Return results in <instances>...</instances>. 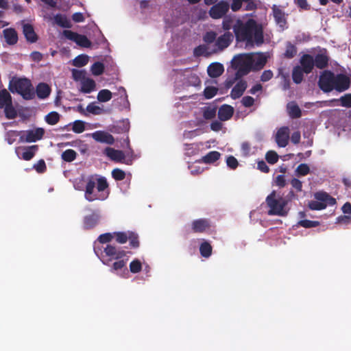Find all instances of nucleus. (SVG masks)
Returning <instances> with one entry per match:
<instances>
[{"label":"nucleus","mask_w":351,"mask_h":351,"mask_svg":"<svg viewBox=\"0 0 351 351\" xmlns=\"http://www.w3.org/2000/svg\"><path fill=\"white\" fill-rule=\"evenodd\" d=\"M35 93L39 99H46L51 93V88L47 84L40 82L36 86Z\"/></svg>","instance_id":"26"},{"label":"nucleus","mask_w":351,"mask_h":351,"mask_svg":"<svg viewBox=\"0 0 351 351\" xmlns=\"http://www.w3.org/2000/svg\"><path fill=\"white\" fill-rule=\"evenodd\" d=\"M63 34L67 39L75 43L79 34L71 30H64Z\"/></svg>","instance_id":"63"},{"label":"nucleus","mask_w":351,"mask_h":351,"mask_svg":"<svg viewBox=\"0 0 351 351\" xmlns=\"http://www.w3.org/2000/svg\"><path fill=\"white\" fill-rule=\"evenodd\" d=\"M81 92L84 93H90L93 92L96 86L95 82L90 78L86 77L84 80L81 82Z\"/></svg>","instance_id":"30"},{"label":"nucleus","mask_w":351,"mask_h":351,"mask_svg":"<svg viewBox=\"0 0 351 351\" xmlns=\"http://www.w3.org/2000/svg\"><path fill=\"white\" fill-rule=\"evenodd\" d=\"M88 62V56L87 55L81 54L75 58L73 64L77 67H82L86 65Z\"/></svg>","instance_id":"38"},{"label":"nucleus","mask_w":351,"mask_h":351,"mask_svg":"<svg viewBox=\"0 0 351 351\" xmlns=\"http://www.w3.org/2000/svg\"><path fill=\"white\" fill-rule=\"evenodd\" d=\"M271 10L275 22L279 27L284 29L287 25V19L285 12L277 5H273L271 6Z\"/></svg>","instance_id":"18"},{"label":"nucleus","mask_w":351,"mask_h":351,"mask_svg":"<svg viewBox=\"0 0 351 351\" xmlns=\"http://www.w3.org/2000/svg\"><path fill=\"white\" fill-rule=\"evenodd\" d=\"M142 269L141 262L138 259H134L130 263V270L133 274L138 273Z\"/></svg>","instance_id":"48"},{"label":"nucleus","mask_w":351,"mask_h":351,"mask_svg":"<svg viewBox=\"0 0 351 351\" xmlns=\"http://www.w3.org/2000/svg\"><path fill=\"white\" fill-rule=\"evenodd\" d=\"M226 164L228 167L232 169H235L239 165L238 160L232 156H230L227 158Z\"/></svg>","instance_id":"61"},{"label":"nucleus","mask_w":351,"mask_h":351,"mask_svg":"<svg viewBox=\"0 0 351 351\" xmlns=\"http://www.w3.org/2000/svg\"><path fill=\"white\" fill-rule=\"evenodd\" d=\"M236 39L239 42H246L247 44L261 46L264 43L263 27L253 19L246 21L237 20L232 27Z\"/></svg>","instance_id":"1"},{"label":"nucleus","mask_w":351,"mask_h":351,"mask_svg":"<svg viewBox=\"0 0 351 351\" xmlns=\"http://www.w3.org/2000/svg\"><path fill=\"white\" fill-rule=\"evenodd\" d=\"M247 84L245 80H240L237 82V83L232 88L230 97L233 99H237L240 98L247 88Z\"/></svg>","instance_id":"22"},{"label":"nucleus","mask_w":351,"mask_h":351,"mask_svg":"<svg viewBox=\"0 0 351 351\" xmlns=\"http://www.w3.org/2000/svg\"><path fill=\"white\" fill-rule=\"evenodd\" d=\"M113 235L111 233H104L98 237V241L101 243H106L110 242L113 239Z\"/></svg>","instance_id":"62"},{"label":"nucleus","mask_w":351,"mask_h":351,"mask_svg":"<svg viewBox=\"0 0 351 351\" xmlns=\"http://www.w3.org/2000/svg\"><path fill=\"white\" fill-rule=\"evenodd\" d=\"M224 71V67L219 62L211 63L207 68L208 75L213 78H216L222 75Z\"/></svg>","instance_id":"24"},{"label":"nucleus","mask_w":351,"mask_h":351,"mask_svg":"<svg viewBox=\"0 0 351 351\" xmlns=\"http://www.w3.org/2000/svg\"><path fill=\"white\" fill-rule=\"evenodd\" d=\"M112 176L115 180L121 181L125 179V173L122 169L116 168L112 170Z\"/></svg>","instance_id":"52"},{"label":"nucleus","mask_w":351,"mask_h":351,"mask_svg":"<svg viewBox=\"0 0 351 351\" xmlns=\"http://www.w3.org/2000/svg\"><path fill=\"white\" fill-rule=\"evenodd\" d=\"M298 226L305 228H315L319 225V222L317 221H311L308 219L300 220L298 223Z\"/></svg>","instance_id":"47"},{"label":"nucleus","mask_w":351,"mask_h":351,"mask_svg":"<svg viewBox=\"0 0 351 351\" xmlns=\"http://www.w3.org/2000/svg\"><path fill=\"white\" fill-rule=\"evenodd\" d=\"M75 43L82 47H90L91 45V42L88 38L82 34H78Z\"/></svg>","instance_id":"45"},{"label":"nucleus","mask_w":351,"mask_h":351,"mask_svg":"<svg viewBox=\"0 0 351 351\" xmlns=\"http://www.w3.org/2000/svg\"><path fill=\"white\" fill-rule=\"evenodd\" d=\"M314 57L308 53L303 54L300 58V66H301L305 74L311 73L314 69Z\"/></svg>","instance_id":"17"},{"label":"nucleus","mask_w":351,"mask_h":351,"mask_svg":"<svg viewBox=\"0 0 351 351\" xmlns=\"http://www.w3.org/2000/svg\"><path fill=\"white\" fill-rule=\"evenodd\" d=\"M314 66L317 69H324L328 66L329 57L325 53H317L314 58Z\"/></svg>","instance_id":"27"},{"label":"nucleus","mask_w":351,"mask_h":351,"mask_svg":"<svg viewBox=\"0 0 351 351\" xmlns=\"http://www.w3.org/2000/svg\"><path fill=\"white\" fill-rule=\"evenodd\" d=\"M233 19L229 16H223L222 22V27L224 30L228 31L231 29Z\"/></svg>","instance_id":"60"},{"label":"nucleus","mask_w":351,"mask_h":351,"mask_svg":"<svg viewBox=\"0 0 351 351\" xmlns=\"http://www.w3.org/2000/svg\"><path fill=\"white\" fill-rule=\"evenodd\" d=\"M93 138L99 143L112 145L114 143L113 136L104 131H97L92 134Z\"/></svg>","instance_id":"20"},{"label":"nucleus","mask_w":351,"mask_h":351,"mask_svg":"<svg viewBox=\"0 0 351 351\" xmlns=\"http://www.w3.org/2000/svg\"><path fill=\"white\" fill-rule=\"evenodd\" d=\"M112 94L108 89H102L97 94V99L100 102H107L112 98Z\"/></svg>","instance_id":"39"},{"label":"nucleus","mask_w":351,"mask_h":351,"mask_svg":"<svg viewBox=\"0 0 351 351\" xmlns=\"http://www.w3.org/2000/svg\"><path fill=\"white\" fill-rule=\"evenodd\" d=\"M200 145L199 143H186L184 145L185 155L191 157L197 155L200 150Z\"/></svg>","instance_id":"31"},{"label":"nucleus","mask_w":351,"mask_h":351,"mask_svg":"<svg viewBox=\"0 0 351 351\" xmlns=\"http://www.w3.org/2000/svg\"><path fill=\"white\" fill-rule=\"evenodd\" d=\"M266 203L269 208V215L286 216L288 213L286 206L287 200L282 197L277 198L276 192L273 191L266 198Z\"/></svg>","instance_id":"4"},{"label":"nucleus","mask_w":351,"mask_h":351,"mask_svg":"<svg viewBox=\"0 0 351 351\" xmlns=\"http://www.w3.org/2000/svg\"><path fill=\"white\" fill-rule=\"evenodd\" d=\"M109 185L107 180L104 177H100L97 179V190L101 194L97 195L94 193V189L95 187V181L93 178L88 179L85 189V198L88 202L99 199L104 200L108 196L109 192H104L108 189Z\"/></svg>","instance_id":"3"},{"label":"nucleus","mask_w":351,"mask_h":351,"mask_svg":"<svg viewBox=\"0 0 351 351\" xmlns=\"http://www.w3.org/2000/svg\"><path fill=\"white\" fill-rule=\"evenodd\" d=\"M86 110L93 114H101L104 110L94 103L89 104L86 107Z\"/></svg>","instance_id":"53"},{"label":"nucleus","mask_w":351,"mask_h":351,"mask_svg":"<svg viewBox=\"0 0 351 351\" xmlns=\"http://www.w3.org/2000/svg\"><path fill=\"white\" fill-rule=\"evenodd\" d=\"M19 132L15 130H10L7 132L5 134V139L8 144L12 145L16 140V137L18 136Z\"/></svg>","instance_id":"55"},{"label":"nucleus","mask_w":351,"mask_h":351,"mask_svg":"<svg viewBox=\"0 0 351 351\" xmlns=\"http://www.w3.org/2000/svg\"><path fill=\"white\" fill-rule=\"evenodd\" d=\"M217 38V34L215 32L210 31L206 33L204 36V41L206 43H213Z\"/></svg>","instance_id":"59"},{"label":"nucleus","mask_w":351,"mask_h":351,"mask_svg":"<svg viewBox=\"0 0 351 351\" xmlns=\"http://www.w3.org/2000/svg\"><path fill=\"white\" fill-rule=\"evenodd\" d=\"M104 64L100 62H95L90 68V71L93 75L99 76L104 72Z\"/></svg>","instance_id":"40"},{"label":"nucleus","mask_w":351,"mask_h":351,"mask_svg":"<svg viewBox=\"0 0 351 351\" xmlns=\"http://www.w3.org/2000/svg\"><path fill=\"white\" fill-rule=\"evenodd\" d=\"M216 115V109L214 108H206L203 112V117L206 119H212Z\"/></svg>","instance_id":"56"},{"label":"nucleus","mask_w":351,"mask_h":351,"mask_svg":"<svg viewBox=\"0 0 351 351\" xmlns=\"http://www.w3.org/2000/svg\"><path fill=\"white\" fill-rule=\"evenodd\" d=\"M8 89L12 93L20 95L25 100H32L36 97L32 83L26 77H12L9 82Z\"/></svg>","instance_id":"2"},{"label":"nucleus","mask_w":351,"mask_h":351,"mask_svg":"<svg viewBox=\"0 0 351 351\" xmlns=\"http://www.w3.org/2000/svg\"><path fill=\"white\" fill-rule=\"evenodd\" d=\"M100 215L98 211L94 210L90 215H86L83 219V228L84 230H91L99 223Z\"/></svg>","instance_id":"16"},{"label":"nucleus","mask_w":351,"mask_h":351,"mask_svg":"<svg viewBox=\"0 0 351 351\" xmlns=\"http://www.w3.org/2000/svg\"><path fill=\"white\" fill-rule=\"evenodd\" d=\"M254 60L250 55H239L233 59V65L237 69L236 72L237 77H242L247 75L252 70Z\"/></svg>","instance_id":"6"},{"label":"nucleus","mask_w":351,"mask_h":351,"mask_svg":"<svg viewBox=\"0 0 351 351\" xmlns=\"http://www.w3.org/2000/svg\"><path fill=\"white\" fill-rule=\"evenodd\" d=\"M213 252V247L208 241H203L199 245V253L204 258H209Z\"/></svg>","instance_id":"33"},{"label":"nucleus","mask_w":351,"mask_h":351,"mask_svg":"<svg viewBox=\"0 0 351 351\" xmlns=\"http://www.w3.org/2000/svg\"><path fill=\"white\" fill-rule=\"evenodd\" d=\"M218 91V88L214 86H206L204 90V96L206 99H211L215 97Z\"/></svg>","instance_id":"49"},{"label":"nucleus","mask_w":351,"mask_h":351,"mask_svg":"<svg viewBox=\"0 0 351 351\" xmlns=\"http://www.w3.org/2000/svg\"><path fill=\"white\" fill-rule=\"evenodd\" d=\"M241 103L243 106L250 108L254 104V99L251 96H245L241 99Z\"/></svg>","instance_id":"64"},{"label":"nucleus","mask_w":351,"mask_h":351,"mask_svg":"<svg viewBox=\"0 0 351 351\" xmlns=\"http://www.w3.org/2000/svg\"><path fill=\"white\" fill-rule=\"evenodd\" d=\"M0 108L4 109L5 116L8 119H14L17 116L16 110L12 104V97L5 88L0 90Z\"/></svg>","instance_id":"8"},{"label":"nucleus","mask_w":351,"mask_h":351,"mask_svg":"<svg viewBox=\"0 0 351 351\" xmlns=\"http://www.w3.org/2000/svg\"><path fill=\"white\" fill-rule=\"evenodd\" d=\"M113 234L115 236L116 241L119 243H125L128 240V232H114Z\"/></svg>","instance_id":"50"},{"label":"nucleus","mask_w":351,"mask_h":351,"mask_svg":"<svg viewBox=\"0 0 351 351\" xmlns=\"http://www.w3.org/2000/svg\"><path fill=\"white\" fill-rule=\"evenodd\" d=\"M72 76L74 80L81 81L84 80L86 78V72L85 70H72Z\"/></svg>","instance_id":"43"},{"label":"nucleus","mask_w":351,"mask_h":351,"mask_svg":"<svg viewBox=\"0 0 351 351\" xmlns=\"http://www.w3.org/2000/svg\"><path fill=\"white\" fill-rule=\"evenodd\" d=\"M5 41L9 45H14L18 41V34L14 28H7L3 30Z\"/></svg>","instance_id":"25"},{"label":"nucleus","mask_w":351,"mask_h":351,"mask_svg":"<svg viewBox=\"0 0 351 351\" xmlns=\"http://www.w3.org/2000/svg\"><path fill=\"white\" fill-rule=\"evenodd\" d=\"M296 172L299 176H306L310 172V168L306 164H300L296 169Z\"/></svg>","instance_id":"54"},{"label":"nucleus","mask_w":351,"mask_h":351,"mask_svg":"<svg viewBox=\"0 0 351 351\" xmlns=\"http://www.w3.org/2000/svg\"><path fill=\"white\" fill-rule=\"evenodd\" d=\"M304 73L301 66L299 65L294 66L292 71V80L293 82L297 84H300L303 81Z\"/></svg>","instance_id":"32"},{"label":"nucleus","mask_w":351,"mask_h":351,"mask_svg":"<svg viewBox=\"0 0 351 351\" xmlns=\"http://www.w3.org/2000/svg\"><path fill=\"white\" fill-rule=\"evenodd\" d=\"M54 21L56 24L61 27L70 28L71 23L65 15L57 14L54 16Z\"/></svg>","instance_id":"34"},{"label":"nucleus","mask_w":351,"mask_h":351,"mask_svg":"<svg viewBox=\"0 0 351 351\" xmlns=\"http://www.w3.org/2000/svg\"><path fill=\"white\" fill-rule=\"evenodd\" d=\"M243 3H245L243 10L245 11H254L257 8L255 0H232L230 8L233 12H237L242 8Z\"/></svg>","instance_id":"12"},{"label":"nucleus","mask_w":351,"mask_h":351,"mask_svg":"<svg viewBox=\"0 0 351 351\" xmlns=\"http://www.w3.org/2000/svg\"><path fill=\"white\" fill-rule=\"evenodd\" d=\"M315 201L308 202V206L312 210H321L328 206H333L336 204V199L324 191L317 192L314 195Z\"/></svg>","instance_id":"7"},{"label":"nucleus","mask_w":351,"mask_h":351,"mask_svg":"<svg viewBox=\"0 0 351 351\" xmlns=\"http://www.w3.org/2000/svg\"><path fill=\"white\" fill-rule=\"evenodd\" d=\"M350 85V78L343 73L335 75L334 89L337 91L341 93L348 90Z\"/></svg>","instance_id":"13"},{"label":"nucleus","mask_w":351,"mask_h":351,"mask_svg":"<svg viewBox=\"0 0 351 351\" xmlns=\"http://www.w3.org/2000/svg\"><path fill=\"white\" fill-rule=\"evenodd\" d=\"M210 227V220L205 218L195 219L191 223V230L194 233H204L208 230Z\"/></svg>","instance_id":"14"},{"label":"nucleus","mask_w":351,"mask_h":351,"mask_svg":"<svg viewBox=\"0 0 351 351\" xmlns=\"http://www.w3.org/2000/svg\"><path fill=\"white\" fill-rule=\"evenodd\" d=\"M72 130L77 134H80L85 130L84 122L80 120H77L73 122Z\"/></svg>","instance_id":"51"},{"label":"nucleus","mask_w":351,"mask_h":351,"mask_svg":"<svg viewBox=\"0 0 351 351\" xmlns=\"http://www.w3.org/2000/svg\"><path fill=\"white\" fill-rule=\"evenodd\" d=\"M34 168L39 173H44L47 169L45 160L43 159L39 160L37 163L34 165Z\"/></svg>","instance_id":"57"},{"label":"nucleus","mask_w":351,"mask_h":351,"mask_svg":"<svg viewBox=\"0 0 351 351\" xmlns=\"http://www.w3.org/2000/svg\"><path fill=\"white\" fill-rule=\"evenodd\" d=\"M21 142L34 143L43 138L45 134V130L42 128H37L35 130L21 131Z\"/></svg>","instance_id":"10"},{"label":"nucleus","mask_w":351,"mask_h":351,"mask_svg":"<svg viewBox=\"0 0 351 351\" xmlns=\"http://www.w3.org/2000/svg\"><path fill=\"white\" fill-rule=\"evenodd\" d=\"M59 120L60 114L56 111L51 112L45 116V121L49 125H55L59 121Z\"/></svg>","instance_id":"41"},{"label":"nucleus","mask_w":351,"mask_h":351,"mask_svg":"<svg viewBox=\"0 0 351 351\" xmlns=\"http://www.w3.org/2000/svg\"><path fill=\"white\" fill-rule=\"evenodd\" d=\"M23 32L28 42L33 43L37 41L38 36L35 33L34 27L32 25L28 23L23 25Z\"/></svg>","instance_id":"28"},{"label":"nucleus","mask_w":351,"mask_h":351,"mask_svg":"<svg viewBox=\"0 0 351 351\" xmlns=\"http://www.w3.org/2000/svg\"><path fill=\"white\" fill-rule=\"evenodd\" d=\"M230 4L228 1H220L217 3L213 5L208 13L210 16L213 19H219L226 16L229 11Z\"/></svg>","instance_id":"11"},{"label":"nucleus","mask_w":351,"mask_h":351,"mask_svg":"<svg viewBox=\"0 0 351 351\" xmlns=\"http://www.w3.org/2000/svg\"><path fill=\"white\" fill-rule=\"evenodd\" d=\"M22 149H23L21 156L22 159L24 160H30L34 157L36 152L38 150V146L37 145H34L23 147Z\"/></svg>","instance_id":"29"},{"label":"nucleus","mask_w":351,"mask_h":351,"mask_svg":"<svg viewBox=\"0 0 351 351\" xmlns=\"http://www.w3.org/2000/svg\"><path fill=\"white\" fill-rule=\"evenodd\" d=\"M289 128L287 126H283L279 128L276 134L275 140L280 147H285L289 140Z\"/></svg>","instance_id":"15"},{"label":"nucleus","mask_w":351,"mask_h":351,"mask_svg":"<svg viewBox=\"0 0 351 351\" xmlns=\"http://www.w3.org/2000/svg\"><path fill=\"white\" fill-rule=\"evenodd\" d=\"M104 252L106 256L110 257V261L112 259H120L125 256V252L124 250L110 244H108L104 247Z\"/></svg>","instance_id":"19"},{"label":"nucleus","mask_w":351,"mask_h":351,"mask_svg":"<svg viewBox=\"0 0 351 351\" xmlns=\"http://www.w3.org/2000/svg\"><path fill=\"white\" fill-rule=\"evenodd\" d=\"M128 147L129 152L126 155L121 150L115 149L112 147H108L104 151V154L108 156L111 160L117 163H123L127 165H131L134 160V151L130 147L129 140L128 139Z\"/></svg>","instance_id":"5"},{"label":"nucleus","mask_w":351,"mask_h":351,"mask_svg":"<svg viewBox=\"0 0 351 351\" xmlns=\"http://www.w3.org/2000/svg\"><path fill=\"white\" fill-rule=\"evenodd\" d=\"M221 154L217 151H211L202 157V162L206 164H211L219 159Z\"/></svg>","instance_id":"35"},{"label":"nucleus","mask_w":351,"mask_h":351,"mask_svg":"<svg viewBox=\"0 0 351 351\" xmlns=\"http://www.w3.org/2000/svg\"><path fill=\"white\" fill-rule=\"evenodd\" d=\"M289 116L292 119H298L302 116V111L300 107L296 104H293L288 107Z\"/></svg>","instance_id":"42"},{"label":"nucleus","mask_w":351,"mask_h":351,"mask_svg":"<svg viewBox=\"0 0 351 351\" xmlns=\"http://www.w3.org/2000/svg\"><path fill=\"white\" fill-rule=\"evenodd\" d=\"M77 155L75 150L69 149L62 152L61 158L64 161L71 162L76 159Z\"/></svg>","instance_id":"36"},{"label":"nucleus","mask_w":351,"mask_h":351,"mask_svg":"<svg viewBox=\"0 0 351 351\" xmlns=\"http://www.w3.org/2000/svg\"><path fill=\"white\" fill-rule=\"evenodd\" d=\"M232 40V34L230 32H226L217 38L215 45L219 50H223L230 45Z\"/></svg>","instance_id":"21"},{"label":"nucleus","mask_w":351,"mask_h":351,"mask_svg":"<svg viewBox=\"0 0 351 351\" xmlns=\"http://www.w3.org/2000/svg\"><path fill=\"white\" fill-rule=\"evenodd\" d=\"M128 240L130 245L133 248L139 247L138 235L134 232H128Z\"/></svg>","instance_id":"44"},{"label":"nucleus","mask_w":351,"mask_h":351,"mask_svg":"<svg viewBox=\"0 0 351 351\" xmlns=\"http://www.w3.org/2000/svg\"><path fill=\"white\" fill-rule=\"evenodd\" d=\"M278 155L275 151H268L265 154V159L269 164L274 165L278 160Z\"/></svg>","instance_id":"46"},{"label":"nucleus","mask_w":351,"mask_h":351,"mask_svg":"<svg viewBox=\"0 0 351 351\" xmlns=\"http://www.w3.org/2000/svg\"><path fill=\"white\" fill-rule=\"evenodd\" d=\"M233 114V107L228 104H223L219 108L218 118L222 121H228L232 118Z\"/></svg>","instance_id":"23"},{"label":"nucleus","mask_w":351,"mask_h":351,"mask_svg":"<svg viewBox=\"0 0 351 351\" xmlns=\"http://www.w3.org/2000/svg\"><path fill=\"white\" fill-rule=\"evenodd\" d=\"M296 47L290 42H288L286 45V50L284 53V56L288 59H291L296 55Z\"/></svg>","instance_id":"37"},{"label":"nucleus","mask_w":351,"mask_h":351,"mask_svg":"<svg viewBox=\"0 0 351 351\" xmlns=\"http://www.w3.org/2000/svg\"><path fill=\"white\" fill-rule=\"evenodd\" d=\"M341 105L343 107L351 108V93L341 97Z\"/></svg>","instance_id":"58"},{"label":"nucleus","mask_w":351,"mask_h":351,"mask_svg":"<svg viewBox=\"0 0 351 351\" xmlns=\"http://www.w3.org/2000/svg\"><path fill=\"white\" fill-rule=\"evenodd\" d=\"M335 73L330 71H324L319 76L318 86L324 93L334 90Z\"/></svg>","instance_id":"9"}]
</instances>
